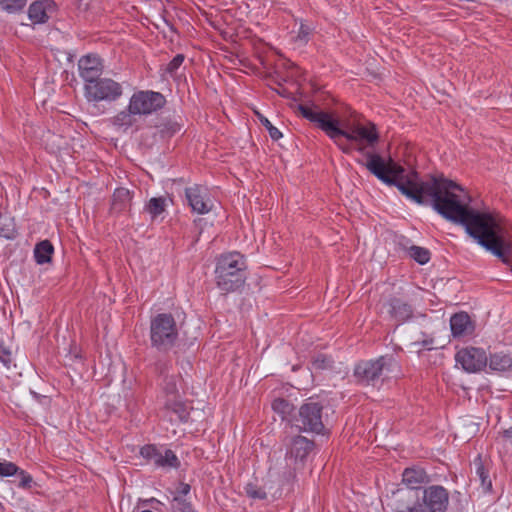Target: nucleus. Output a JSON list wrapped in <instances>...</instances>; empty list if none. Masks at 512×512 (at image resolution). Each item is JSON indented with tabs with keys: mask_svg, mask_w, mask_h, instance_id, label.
<instances>
[{
	"mask_svg": "<svg viewBox=\"0 0 512 512\" xmlns=\"http://www.w3.org/2000/svg\"><path fill=\"white\" fill-rule=\"evenodd\" d=\"M362 163L382 182L396 186L399 191L418 204H431L445 219L461 224L466 232L504 264H512V242L502 235V228L489 214L469 207L464 189L452 180L431 176L422 181L417 173L406 174L403 167L386 163L379 154L366 152Z\"/></svg>",
	"mask_w": 512,
	"mask_h": 512,
	"instance_id": "obj_1",
	"label": "nucleus"
},
{
	"mask_svg": "<svg viewBox=\"0 0 512 512\" xmlns=\"http://www.w3.org/2000/svg\"><path fill=\"white\" fill-rule=\"evenodd\" d=\"M298 111L302 117L315 124L333 141H336V138L344 137L349 141L366 143L367 147H373L378 142L379 135L373 123H369L368 126L352 125L350 129H346L344 125H341L338 118L321 110L316 105L300 104L298 105Z\"/></svg>",
	"mask_w": 512,
	"mask_h": 512,
	"instance_id": "obj_2",
	"label": "nucleus"
},
{
	"mask_svg": "<svg viewBox=\"0 0 512 512\" xmlns=\"http://www.w3.org/2000/svg\"><path fill=\"white\" fill-rule=\"evenodd\" d=\"M246 263L238 252L221 255L217 259L215 277L217 287L225 294L244 286Z\"/></svg>",
	"mask_w": 512,
	"mask_h": 512,
	"instance_id": "obj_3",
	"label": "nucleus"
},
{
	"mask_svg": "<svg viewBox=\"0 0 512 512\" xmlns=\"http://www.w3.org/2000/svg\"><path fill=\"white\" fill-rule=\"evenodd\" d=\"M178 338V330L174 317L168 313L156 315L150 324L151 344L158 351L170 350Z\"/></svg>",
	"mask_w": 512,
	"mask_h": 512,
	"instance_id": "obj_4",
	"label": "nucleus"
},
{
	"mask_svg": "<svg viewBox=\"0 0 512 512\" xmlns=\"http://www.w3.org/2000/svg\"><path fill=\"white\" fill-rule=\"evenodd\" d=\"M314 448V442L306 437L298 435L292 439L290 449L286 455L285 462L288 470L283 473L282 483L290 484L296 478V471L304 466V461Z\"/></svg>",
	"mask_w": 512,
	"mask_h": 512,
	"instance_id": "obj_5",
	"label": "nucleus"
},
{
	"mask_svg": "<svg viewBox=\"0 0 512 512\" xmlns=\"http://www.w3.org/2000/svg\"><path fill=\"white\" fill-rule=\"evenodd\" d=\"M396 366L397 362L392 355H384L377 359L360 361L354 368V376L358 383L369 385L385 371H391Z\"/></svg>",
	"mask_w": 512,
	"mask_h": 512,
	"instance_id": "obj_6",
	"label": "nucleus"
},
{
	"mask_svg": "<svg viewBox=\"0 0 512 512\" xmlns=\"http://www.w3.org/2000/svg\"><path fill=\"white\" fill-rule=\"evenodd\" d=\"M84 93L88 102H113L122 96L123 88L111 78L100 77L91 84H85Z\"/></svg>",
	"mask_w": 512,
	"mask_h": 512,
	"instance_id": "obj_7",
	"label": "nucleus"
},
{
	"mask_svg": "<svg viewBox=\"0 0 512 512\" xmlns=\"http://www.w3.org/2000/svg\"><path fill=\"white\" fill-rule=\"evenodd\" d=\"M166 99L160 92L141 90L135 92L129 101V108L137 115H149L164 107Z\"/></svg>",
	"mask_w": 512,
	"mask_h": 512,
	"instance_id": "obj_8",
	"label": "nucleus"
},
{
	"mask_svg": "<svg viewBox=\"0 0 512 512\" xmlns=\"http://www.w3.org/2000/svg\"><path fill=\"white\" fill-rule=\"evenodd\" d=\"M177 376H166L164 378L162 393L164 397L163 406L165 409L172 411L177 415L179 420L184 421L189 415L188 407L182 401L179 394Z\"/></svg>",
	"mask_w": 512,
	"mask_h": 512,
	"instance_id": "obj_9",
	"label": "nucleus"
},
{
	"mask_svg": "<svg viewBox=\"0 0 512 512\" xmlns=\"http://www.w3.org/2000/svg\"><path fill=\"white\" fill-rule=\"evenodd\" d=\"M323 406L315 401L305 402L299 409L296 418L297 426L305 432L322 433L324 424L322 420Z\"/></svg>",
	"mask_w": 512,
	"mask_h": 512,
	"instance_id": "obj_10",
	"label": "nucleus"
},
{
	"mask_svg": "<svg viewBox=\"0 0 512 512\" xmlns=\"http://www.w3.org/2000/svg\"><path fill=\"white\" fill-rule=\"evenodd\" d=\"M423 504L418 509L409 508L410 512H446L449 505V492L441 485H431L423 490Z\"/></svg>",
	"mask_w": 512,
	"mask_h": 512,
	"instance_id": "obj_11",
	"label": "nucleus"
},
{
	"mask_svg": "<svg viewBox=\"0 0 512 512\" xmlns=\"http://www.w3.org/2000/svg\"><path fill=\"white\" fill-rule=\"evenodd\" d=\"M456 362L470 373H475L486 367L488 358L486 352L481 348L467 347L456 353Z\"/></svg>",
	"mask_w": 512,
	"mask_h": 512,
	"instance_id": "obj_12",
	"label": "nucleus"
},
{
	"mask_svg": "<svg viewBox=\"0 0 512 512\" xmlns=\"http://www.w3.org/2000/svg\"><path fill=\"white\" fill-rule=\"evenodd\" d=\"M413 312L412 305L402 298L392 296L380 302V313L400 323L411 319Z\"/></svg>",
	"mask_w": 512,
	"mask_h": 512,
	"instance_id": "obj_13",
	"label": "nucleus"
},
{
	"mask_svg": "<svg viewBox=\"0 0 512 512\" xmlns=\"http://www.w3.org/2000/svg\"><path fill=\"white\" fill-rule=\"evenodd\" d=\"M188 205L193 212L206 214L212 210L213 204L208 197L207 189L200 185H193L185 189Z\"/></svg>",
	"mask_w": 512,
	"mask_h": 512,
	"instance_id": "obj_14",
	"label": "nucleus"
},
{
	"mask_svg": "<svg viewBox=\"0 0 512 512\" xmlns=\"http://www.w3.org/2000/svg\"><path fill=\"white\" fill-rule=\"evenodd\" d=\"M80 77L85 84H91L100 78L103 72V65L99 57L94 55H86L78 61Z\"/></svg>",
	"mask_w": 512,
	"mask_h": 512,
	"instance_id": "obj_15",
	"label": "nucleus"
},
{
	"mask_svg": "<svg viewBox=\"0 0 512 512\" xmlns=\"http://www.w3.org/2000/svg\"><path fill=\"white\" fill-rule=\"evenodd\" d=\"M53 2L50 0H38L33 2L28 9V15L33 23H45L49 13L53 10Z\"/></svg>",
	"mask_w": 512,
	"mask_h": 512,
	"instance_id": "obj_16",
	"label": "nucleus"
},
{
	"mask_svg": "<svg viewBox=\"0 0 512 512\" xmlns=\"http://www.w3.org/2000/svg\"><path fill=\"white\" fill-rule=\"evenodd\" d=\"M450 328L454 337L467 335L473 329L470 317L465 312L456 313L451 317Z\"/></svg>",
	"mask_w": 512,
	"mask_h": 512,
	"instance_id": "obj_17",
	"label": "nucleus"
},
{
	"mask_svg": "<svg viewBox=\"0 0 512 512\" xmlns=\"http://www.w3.org/2000/svg\"><path fill=\"white\" fill-rule=\"evenodd\" d=\"M402 477L410 489H418L422 484L429 482V476L422 468H406Z\"/></svg>",
	"mask_w": 512,
	"mask_h": 512,
	"instance_id": "obj_18",
	"label": "nucleus"
},
{
	"mask_svg": "<svg viewBox=\"0 0 512 512\" xmlns=\"http://www.w3.org/2000/svg\"><path fill=\"white\" fill-rule=\"evenodd\" d=\"M17 236V229L14 218L7 212L0 209V237L6 239H15Z\"/></svg>",
	"mask_w": 512,
	"mask_h": 512,
	"instance_id": "obj_19",
	"label": "nucleus"
},
{
	"mask_svg": "<svg viewBox=\"0 0 512 512\" xmlns=\"http://www.w3.org/2000/svg\"><path fill=\"white\" fill-rule=\"evenodd\" d=\"M489 368L496 372H505L512 368V358L510 355L497 352L490 355Z\"/></svg>",
	"mask_w": 512,
	"mask_h": 512,
	"instance_id": "obj_20",
	"label": "nucleus"
},
{
	"mask_svg": "<svg viewBox=\"0 0 512 512\" xmlns=\"http://www.w3.org/2000/svg\"><path fill=\"white\" fill-rule=\"evenodd\" d=\"M131 196L128 189H116L113 194L111 209L115 212H122L130 207Z\"/></svg>",
	"mask_w": 512,
	"mask_h": 512,
	"instance_id": "obj_21",
	"label": "nucleus"
},
{
	"mask_svg": "<svg viewBox=\"0 0 512 512\" xmlns=\"http://www.w3.org/2000/svg\"><path fill=\"white\" fill-rule=\"evenodd\" d=\"M54 247L49 240H43L35 246L34 257L38 264L50 262Z\"/></svg>",
	"mask_w": 512,
	"mask_h": 512,
	"instance_id": "obj_22",
	"label": "nucleus"
},
{
	"mask_svg": "<svg viewBox=\"0 0 512 512\" xmlns=\"http://www.w3.org/2000/svg\"><path fill=\"white\" fill-rule=\"evenodd\" d=\"M403 249L407 251L408 255L417 263L424 265L429 262L431 253L428 249L416 245L407 246L406 244L399 243Z\"/></svg>",
	"mask_w": 512,
	"mask_h": 512,
	"instance_id": "obj_23",
	"label": "nucleus"
},
{
	"mask_svg": "<svg viewBox=\"0 0 512 512\" xmlns=\"http://www.w3.org/2000/svg\"><path fill=\"white\" fill-rule=\"evenodd\" d=\"M476 475L481 483V486L485 492H489L492 489V481L489 477L488 470L484 467L481 457L478 456L475 460Z\"/></svg>",
	"mask_w": 512,
	"mask_h": 512,
	"instance_id": "obj_24",
	"label": "nucleus"
},
{
	"mask_svg": "<svg viewBox=\"0 0 512 512\" xmlns=\"http://www.w3.org/2000/svg\"><path fill=\"white\" fill-rule=\"evenodd\" d=\"M156 466L178 468L180 466V461L172 450L166 449L164 454L160 452V455L156 460Z\"/></svg>",
	"mask_w": 512,
	"mask_h": 512,
	"instance_id": "obj_25",
	"label": "nucleus"
},
{
	"mask_svg": "<svg viewBox=\"0 0 512 512\" xmlns=\"http://www.w3.org/2000/svg\"><path fill=\"white\" fill-rule=\"evenodd\" d=\"M166 200L163 197H153L145 206V210L154 219L165 211Z\"/></svg>",
	"mask_w": 512,
	"mask_h": 512,
	"instance_id": "obj_26",
	"label": "nucleus"
},
{
	"mask_svg": "<svg viewBox=\"0 0 512 512\" xmlns=\"http://www.w3.org/2000/svg\"><path fill=\"white\" fill-rule=\"evenodd\" d=\"M134 115H136V114L132 113L128 106L127 110L120 111L116 116H114L112 119V122L115 126L130 127L134 123V118H133Z\"/></svg>",
	"mask_w": 512,
	"mask_h": 512,
	"instance_id": "obj_27",
	"label": "nucleus"
},
{
	"mask_svg": "<svg viewBox=\"0 0 512 512\" xmlns=\"http://www.w3.org/2000/svg\"><path fill=\"white\" fill-rule=\"evenodd\" d=\"M156 131L160 134L161 138H168L179 131V125L175 122L168 121L157 125Z\"/></svg>",
	"mask_w": 512,
	"mask_h": 512,
	"instance_id": "obj_28",
	"label": "nucleus"
},
{
	"mask_svg": "<svg viewBox=\"0 0 512 512\" xmlns=\"http://www.w3.org/2000/svg\"><path fill=\"white\" fill-rule=\"evenodd\" d=\"M333 360L325 354H318L312 361L314 370H325L332 368Z\"/></svg>",
	"mask_w": 512,
	"mask_h": 512,
	"instance_id": "obj_29",
	"label": "nucleus"
},
{
	"mask_svg": "<svg viewBox=\"0 0 512 512\" xmlns=\"http://www.w3.org/2000/svg\"><path fill=\"white\" fill-rule=\"evenodd\" d=\"M27 0H0V6L3 10L13 13L21 10L26 5Z\"/></svg>",
	"mask_w": 512,
	"mask_h": 512,
	"instance_id": "obj_30",
	"label": "nucleus"
},
{
	"mask_svg": "<svg viewBox=\"0 0 512 512\" xmlns=\"http://www.w3.org/2000/svg\"><path fill=\"white\" fill-rule=\"evenodd\" d=\"M245 492H246L247 496L252 499L263 500L267 496L265 490L254 483H248L245 486Z\"/></svg>",
	"mask_w": 512,
	"mask_h": 512,
	"instance_id": "obj_31",
	"label": "nucleus"
},
{
	"mask_svg": "<svg viewBox=\"0 0 512 512\" xmlns=\"http://www.w3.org/2000/svg\"><path fill=\"white\" fill-rule=\"evenodd\" d=\"M19 467L9 461L0 462V476L1 477H10L16 476L19 473Z\"/></svg>",
	"mask_w": 512,
	"mask_h": 512,
	"instance_id": "obj_32",
	"label": "nucleus"
},
{
	"mask_svg": "<svg viewBox=\"0 0 512 512\" xmlns=\"http://www.w3.org/2000/svg\"><path fill=\"white\" fill-rule=\"evenodd\" d=\"M257 115L261 124L268 130L270 137L273 140H279L282 137V133L279 131V129L274 127L265 116L259 113H257Z\"/></svg>",
	"mask_w": 512,
	"mask_h": 512,
	"instance_id": "obj_33",
	"label": "nucleus"
},
{
	"mask_svg": "<svg viewBox=\"0 0 512 512\" xmlns=\"http://www.w3.org/2000/svg\"><path fill=\"white\" fill-rule=\"evenodd\" d=\"M184 55L183 54H177L165 67V73L169 74L170 76H174L176 74V71L179 69V67L184 62Z\"/></svg>",
	"mask_w": 512,
	"mask_h": 512,
	"instance_id": "obj_34",
	"label": "nucleus"
},
{
	"mask_svg": "<svg viewBox=\"0 0 512 512\" xmlns=\"http://www.w3.org/2000/svg\"><path fill=\"white\" fill-rule=\"evenodd\" d=\"M272 408L275 412L284 416L290 412L291 405L287 400L283 398H277L272 402Z\"/></svg>",
	"mask_w": 512,
	"mask_h": 512,
	"instance_id": "obj_35",
	"label": "nucleus"
},
{
	"mask_svg": "<svg viewBox=\"0 0 512 512\" xmlns=\"http://www.w3.org/2000/svg\"><path fill=\"white\" fill-rule=\"evenodd\" d=\"M140 454L148 459L152 460L154 464L156 465V460L158 456L160 455V451L157 450V448L154 445H146L141 448Z\"/></svg>",
	"mask_w": 512,
	"mask_h": 512,
	"instance_id": "obj_36",
	"label": "nucleus"
},
{
	"mask_svg": "<svg viewBox=\"0 0 512 512\" xmlns=\"http://www.w3.org/2000/svg\"><path fill=\"white\" fill-rule=\"evenodd\" d=\"M19 478L18 487L23 489L31 488L33 484V478L25 470L19 469V473L16 475Z\"/></svg>",
	"mask_w": 512,
	"mask_h": 512,
	"instance_id": "obj_37",
	"label": "nucleus"
},
{
	"mask_svg": "<svg viewBox=\"0 0 512 512\" xmlns=\"http://www.w3.org/2000/svg\"><path fill=\"white\" fill-rule=\"evenodd\" d=\"M312 28L306 24H301L298 34L296 36V41L306 44L309 41V37L311 35Z\"/></svg>",
	"mask_w": 512,
	"mask_h": 512,
	"instance_id": "obj_38",
	"label": "nucleus"
},
{
	"mask_svg": "<svg viewBox=\"0 0 512 512\" xmlns=\"http://www.w3.org/2000/svg\"><path fill=\"white\" fill-rule=\"evenodd\" d=\"M11 352L9 349L5 348L3 345V341L0 339V362L6 367L9 368L11 364Z\"/></svg>",
	"mask_w": 512,
	"mask_h": 512,
	"instance_id": "obj_39",
	"label": "nucleus"
},
{
	"mask_svg": "<svg viewBox=\"0 0 512 512\" xmlns=\"http://www.w3.org/2000/svg\"><path fill=\"white\" fill-rule=\"evenodd\" d=\"M191 490V487L189 484L180 482L178 484V487L176 488V495L175 496H186Z\"/></svg>",
	"mask_w": 512,
	"mask_h": 512,
	"instance_id": "obj_40",
	"label": "nucleus"
},
{
	"mask_svg": "<svg viewBox=\"0 0 512 512\" xmlns=\"http://www.w3.org/2000/svg\"><path fill=\"white\" fill-rule=\"evenodd\" d=\"M334 142L338 145V147H339V148H340L344 153H349V152H350V146H348V145H345V144L341 143V142L339 141V138H336V141H334Z\"/></svg>",
	"mask_w": 512,
	"mask_h": 512,
	"instance_id": "obj_41",
	"label": "nucleus"
},
{
	"mask_svg": "<svg viewBox=\"0 0 512 512\" xmlns=\"http://www.w3.org/2000/svg\"><path fill=\"white\" fill-rule=\"evenodd\" d=\"M502 434L505 439L510 440L512 443V426L508 429H505Z\"/></svg>",
	"mask_w": 512,
	"mask_h": 512,
	"instance_id": "obj_42",
	"label": "nucleus"
},
{
	"mask_svg": "<svg viewBox=\"0 0 512 512\" xmlns=\"http://www.w3.org/2000/svg\"><path fill=\"white\" fill-rule=\"evenodd\" d=\"M433 344V338H427L421 342V346L426 347Z\"/></svg>",
	"mask_w": 512,
	"mask_h": 512,
	"instance_id": "obj_43",
	"label": "nucleus"
},
{
	"mask_svg": "<svg viewBox=\"0 0 512 512\" xmlns=\"http://www.w3.org/2000/svg\"><path fill=\"white\" fill-rule=\"evenodd\" d=\"M4 505L0 502V512H4Z\"/></svg>",
	"mask_w": 512,
	"mask_h": 512,
	"instance_id": "obj_44",
	"label": "nucleus"
},
{
	"mask_svg": "<svg viewBox=\"0 0 512 512\" xmlns=\"http://www.w3.org/2000/svg\"><path fill=\"white\" fill-rule=\"evenodd\" d=\"M360 152H363L364 151V147H359L358 149Z\"/></svg>",
	"mask_w": 512,
	"mask_h": 512,
	"instance_id": "obj_45",
	"label": "nucleus"
},
{
	"mask_svg": "<svg viewBox=\"0 0 512 512\" xmlns=\"http://www.w3.org/2000/svg\"><path fill=\"white\" fill-rule=\"evenodd\" d=\"M509 266H511V272H512V263Z\"/></svg>",
	"mask_w": 512,
	"mask_h": 512,
	"instance_id": "obj_46",
	"label": "nucleus"
},
{
	"mask_svg": "<svg viewBox=\"0 0 512 512\" xmlns=\"http://www.w3.org/2000/svg\"><path fill=\"white\" fill-rule=\"evenodd\" d=\"M414 511H415V512H418V511H416V510H414Z\"/></svg>",
	"mask_w": 512,
	"mask_h": 512,
	"instance_id": "obj_47",
	"label": "nucleus"
}]
</instances>
